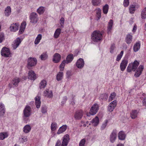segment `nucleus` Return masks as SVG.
Segmentation results:
<instances>
[{
  "label": "nucleus",
  "instance_id": "nucleus-1",
  "mask_svg": "<svg viewBox=\"0 0 146 146\" xmlns=\"http://www.w3.org/2000/svg\"><path fill=\"white\" fill-rule=\"evenodd\" d=\"M31 114V107L28 106H26L23 111V118L24 121H27V118L29 117Z\"/></svg>",
  "mask_w": 146,
  "mask_h": 146
},
{
  "label": "nucleus",
  "instance_id": "nucleus-2",
  "mask_svg": "<svg viewBox=\"0 0 146 146\" xmlns=\"http://www.w3.org/2000/svg\"><path fill=\"white\" fill-rule=\"evenodd\" d=\"M69 139V135L68 134L65 135L63 137V141L61 146H67ZM60 141L58 140L56 143L55 146H60Z\"/></svg>",
  "mask_w": 146,
  "mask_h": 146
},
{
  "label": "nucleus",
  "instance_id": "nucleus-3",
  "mask_svg": "<svg viewBox=\"0 0 146 146\" xmlns=\"http://www.w3.org/2000/svg\"><path fill=\"white\" fill-rule=\"evenodd\" d=\"M102 35L100 31H94L91 35V39L94 42L100 41L102 37Z\"/></svg>",
  "mask_w": 146,
  "mask_h": 146
},
{
  "label": "nucleus",
  "instance_id": "nucleus-4",
  "mask_svg": "<svg viewBox=\"0 0 146 146\" xmlns=\"http://www.w3.org/2000/svg\"><path fill=\"white\" fill-rule=\"evenodd\" d=\"M139 64V62L137 60L135 61L133 63L130 64L127 68V72H129L132 70L135 71Z\"/></svg>",
  "mask_w": 146,
  "mask_h": 146
},
{
  "label": "nucleus",
  "instance_id": "nucleus-5",
  "mask_svg": "<svg viewBox=\"0 0 146 146\" xmlns=\"http://www.w3.org/2000/svg\"><path fill=\"white\" fill-rule=\"evenodd\" d=\"M27 62V67L29 69H30L31 67L34 66L36 65L37 60L35 58L30 57L28 59Z\"/></svg>",
  "mask_w": 146,
  "mask_h": 146
},
{
  "label": "nucleus",
  "instance_id": "nucleus-6",
  "mask_svg": "<svg viewBox=\"0 0 146 146\" xmlns=\"http://www.w3.org/2000/svg\"><path fill=\"white\" fill-rule=\"evenodd\" d=\"M99 106L98 104H94L91 107L89 111L90 114L94 115L96 114L99 110Z\"/></svg>",
  "mask_w": 146,
  "mask_h": 146
},
{
  "label": "nucleus",
  "instance_id": "nucleus-7",
  "mask_svg": "<svg viewBox=\"0 0 146 146\" xmlns=\"http://www.w3.org/2000/svg\"><path fill=\"white\" fill-rule=\"evenodd\" d=\"M117 104V102L114 100L111 102L108 106V111L110 112H112L115 108Z\"/></svg>",
  "mask_w": 146,
  "mask_h": 146
},
{
  "label": "nucleus",
  "instance_id": "nucleus-8",
  "mask_svg": "<svg viewBox=\"0 0 146 146\" xmlns=\"http://www.w3.org/2000/svg\"><path fill=\"white\" fill-rule=\"evenodd\" d=\"M37 16L36 13L34 12L32 13L30 16L31 22L34 24L36 23L38 20Z\"/></svg>",
  "mask_w": 146,
  "mask_h": 146
},
{
  "label": "nucleus",
  "instance_id": "nucleus-9",
  "mask_svg": "<svg viewBox=\"0 0 146 146\" xmlns=\"http://www.w3.org/2000/svg\"><path fill=\"white\" fill-rule=\"evenodd\" d=\"M10 54L9 49L5 47L3 48L1 51V55L5 57L9 56Z\"/></svg>",
  "mask_w": 146,
  "mask_h": 146
},
{
  "label": "nucleus",
  "instance_id": "nucleus-10",
  "mask_svg": "<svg viewBox=\"0 0 146 146\" xmlns=\"http://www.w3.org/2000/svg\"><path fill=\"white\" fill-rule=\"evenodd\" d=\"M117 131L115 129L113 130L111 134L110 139L111 142L113 143L115 141L117 137Z\"/></svg>",
  "mask_w": 146,
  "mask_h": 146
},
{
  "label": "nucleus",
  "instance_id": "nucleus-11",
  "mask_svg": "<svg viewBox=\"0 0 146 146\" xmlns=\"http://www.w3.org/2000/svg\"><path fill=\"white\" fill-rule=\"evenodd\" d=\"M61 59V56L58 53H55L53 56L52 61L55 63H58L59 62Z\"/></svg>",
  "mask_w": 146,
  "mask_h": 146
},
{
  "label": "nucleus",
  "instance_id": "nucleus-12",
  "mask_svg": "<svg viewBox=\"0 0 146 146\" xmlns=\"http://www.w3.org/2000/svg\"><path fill=\"white\" fill-rule=\"evenodd\" d=\"M128 61L127 59H123L121 61L120 66V68L121 71H124L125 69L128 64Z\"/></svg>",
  "mask_w": 146,
  "mask_h": 146
},
{
  "label": "nucleus",
  "instance_id": "nucleus-13",
  "mask_svg": "<svg viewBox=\"0 0 146 146\" xmlns=\"http://www.w3.org/2000/svg\"><path fill=\"white\" fill-rule=\"evenodd\" d=\"M21 39L18 37L16 38V40L13 42V47L14 49H16L21 43Z\"/></svg>",
  "mask_w": 146,
  "mask_h": 146
},
{
  "label": "nucleus",
  "instance_id": "nucleus-14",
  "mask_svg": "<svg viewBox=\"0 0 146 146\" xmlns=\"http://www.w3.org/2000/svg\"><path fill=\"white\" fill-rule=\"evenodd\" d=\"M144 69V66L142 65H140L137 68V71L135 74V76L136 77H139L141 74L142 72Z\"/></svg>",
  "mask_w": 146,
  "mask_h": 146
},
{
  "label": "nucleus",
  "instance_id": "nucleus-15",
  "mask_svg": "<svg viewBox=\"0 0 146 146\" xmlns=\"http://www.w3.org/2000/svg\"><path fill=\"white\" fill-rule=\"evenodd\" d=\"M84 64V61L81 58L79 59L76 63V66L79 68H82Z\"/></svg>",
  "mask_w": 146,
  "mask_h": 146
},
{
  "label": "nucleus",
  "instance_id": "nucleus-16",
  "mask_svg": "<svg viewBox=\"0 0 146 146\" xmlns=\"http://www.w3.org/2000/svg\"><path fill=\"white\" fill-rule=\"evenodd\" d=\"M83 115V112L81 110L77 111L75 113L74 117L76 119H81Z\"/></svg>",
  "mask_w": 146,
  "mask_h": 146
},
{
  "label": "nucleus",
  "instance_id": "nucleus-17",
  "mask_svg": "<svg viewBox=\"0 0 146 146\" xmlns=\"http://www.w3.org/2000/svg\"><path fill=\"white\" fill-rule=\"evenodd\" d=\"M28 79L31 80H34L36 78V74L33 70L30 71L28 73Z\"/></svg>",
  "mask_w": 146,
  "mask_h": 146
},
{
  "label": "nucleus",
  "instance_id": "nucleus-18",
  "mask_svg": "<svg viewBox=\"0 0 146 146\" xmlns=\"http://www.w3.org/2000/svg\"><path fill=\"white\" fill-rule=\"evenodd\" d=\"M19 25L18 23H13L11 25L10 29L11 31H16L18 30Z\"/></svg>",
  "mask_w": 146,
  "mask_h": 146
},
{
  "label": "nucleus",
  "instance_id": "nucleus-19",
  "mask_svg": "<svg viewBox=\"0 0 146 146\" xmlns=\"http://www.w3.org/2000/svg\"><path fill=\"white\" fill-rule=\"evenodd\" d=\"M113 23V20L112 19H110L108 23L107 26V33L108 34L110 33L111 32Z\"/></svg>",
  "mask_w": 146,
  "mask_h": 146
},
{
  "label": "nucleus",
  "instance_id": "nucleus-20",
  "mask_svg": "<svg viewBox=\"0 0 146 146\" xmlns=\"http://www.w3.org/2000/svg\"><path fill=\"white\" fill-rule=\"evenodd\" d=\"M139 6L138 5H131L129 7V13L131 14L133 13L136 10V8H138Z\"/></svg>",
  "mask_w": 146,
  "mask_h": 146
},
{
  "label": "nucleus",
  "instance_id": "nucleus-21",
  "mask_svg": "<svg viewBox=\"0 0 146 146\" xmlns=\"http://www.w3.org/2000/svg\"><path fill=\"white\" fill-rule=\"evenodd\" d=\"M44 96L47 97L49 98H51L53 97V94L52 91L47 90L44 91Z\"/></svg>",
  "mask_w": 146,
  "mask_h": 146
},
{
  "label": "nucleus",
  "instance_id": "nucleus-22",
  "mask_svg": "<svg viewBox=\"0 0 146 146\" xmlns=\"http://www.w3.org/2000/svg\"><path fill=\"white\" fill-rule=\"evenodd\" d=\"M40 98L39 96H37L35 98V103L36 107L37 108H39L40 106L41 101Z\"/></svg>",
  "mask_w": 146,
  "mask_h": 146
},
{
  "label": "nucleus",
  "instance_id": "nucleus-23",
  "mask_svg": "<svg viewBox=\"0 0 146 146\" xmlns=\"http://www.w3.org/2000/svg\"><path fill=\"white\" fill-rule=\"evenodd\" d=\"M67 127V126L66 125H63L59 128L57 132V134H59L63 133L66 130Z\"/></svg>",
  "mask_w": 146,
  "mask_h": 146
},
{
  "label": "nucleus",
  "instance_id": "nucleus-24",
  "mask_svg": "<svg viewBox=\"0 0 146 146\" xmlns=\"http://www.w3.org/2000/svg\"><path fill=\"white\" fill-rule=\"evenodd\" d=\"M125 135L123 132L121 131L118 133V138L119 139L121 140H124L125 139Z\"/></svg>",
  "mask_w": 146,
  "mask_h": 146
},
{
  "label": "nucleus",
  "instance_id": "nucleus-25",
  "mask_svg": "<svg viewBox=\"0 0 146 146\" xmlns=\"http://www.w3.org/2000/svg\"><path fill=\"white\" fill-rule=\"evenodd\" d=\"M4 13L7 17L10 15L11 13V8L10 7L8 6L5 8Z\"/></svg>",
  "mask_w": 146,
  "mask_h": 146
},
{
  "label": "nucleus",
  "instance_id": "nucleus-26",
  "mask_svg": "<svg viewBox=\"0 0 146 146\" xmlns=\"http://www.w3.org/2000/svg\"><path fill=\"white\" fill-rule=\"evenodd\" d=\"M48 57V55L46 52L43 53L40 56V58L41 60H44L47 59Z\"/></svg>",
  "mask_w": 146,
  "mask_h": 146
},
{
  "label": "nucleus",
  "instance_id": "nucleus-27",
  "mask_svg": "<svg viewBox=\"0 0 146 146\" xmlns=\"http://www.w3.org/2000/svg\"><path fill=\"white\" fill-rule=\"evenodd\" d=\"M132 36L130 34H128L127 35L125 39L126 42L127 44H130L132 41Z\"/></svg>",
  "mask_w": 146,
  "mask_h": 146
},
{
  "label": "nucleus",
  "instance_id": "nucleus-28",
  "mask_svg": "<svg viewBox=\"0 0 146 146\" xmlns=\"http://www.w3.org/2000/svg\"><path fill=\"white\" fill-rule=\"evenodd\" d=\"M99 120L98 117L96 116L90 122H91L94 126H96L99 123Z\"/></svg>",
  "mask_w": 146,
  "mask_h": 146
},
{
  "label": "nucleus",
  "instance_id": "nucleus-29",
  "mask_svg": "<svg viewBox=\"0 0 146 146\" xmlns=\"http://www.w3.org/2000/svg\"><path fill=\"white\" fill-rule=\"evenodd\" d=\"M138 112L136 110H133L131 113V117L132 119H135L137 117Z\"/></svg>",
  "mask_w": 146,
  "mask_h": 146
},
{
  "label": "nucleus",
  "instance_id": "nucleus-30",
  "mask_svg": "<svg viewBox=\"0 0 146 146\" xmlns=\"http://www.w3.org/2000/svg\"><path fill=\"white\" fill-rule=\"evenodd\" d=\"M46 82L45 80H42L39 84V88L40 89H43L46 86Z\"/></svg>",
  "mask_w": 146,
  "mask_h": 146
},
{
  "label": "nucleus",
  "instance_id": "nucleus-31",
  "mask_svg": "<svg viewBox=\"0 0 146 146\" xmlns=\"http://www.w3.org/2000/svg\"><path fill=\"white\" fill-rule=\"evenodd\" d=\"M31 129L30 126L29 125H27L24 127L23 131L25 133H28L30 131Z\"/></svg>",
  "mask_w": 146,
  "mask_h": 146
},
{
  "label": "nucleus",
  "instance_id": "nucleus-32",
  "mask_svg": "<svg viewBox=\"0 0 146 146\" xmlns=\"http://www.w3.org/2000/svg\"><path fill=\"white\" fill-rule=\"evenodd\" d=\"M5 112V108L4 105L1 103L0 104V116L4 115Z\"/></svg>",
  "mask_w": 146,
  "mask_h": 146
},
{
  "label": "nucleus",
  "instance_id": "nucleus-33",
  "mask_svg": "<svg viewBox=\"0 0 146 146\" xmlns=\"http://www.w3.org/2000/svg\"><path fill=\"white\" fill-rule=\"evenodd\" d=\"M73 55L72 54H69L66 57V63L67 64L71 62L73 59Z\"/></svg>",
  "mask_w": 146,
  "mask_h": 146
},
{
  "label": "nucleus",
  "instance_id": "nucleus-34",
  "mask_svg": "<svg viewBox=\"0 0 146 146\" xmlns=\"http://www.w3.org/2000/svg\"><path fill=\"white\" fill-rule=\"evenodd\" d=\"M101 0H92V3L94 6H98L101 4Z\"/></svg>",
  "mask_w": 146,
  "mask_h": 146
},
{
  "label": "nucleus",
  "instance_id": "nucleus-35",
  "mask_svg": "<svg viewBox=\"0 0 146 146\" xmlns=\"http://www.w3.org/2000/svg\"><path fill=\"white\" fill-rule=\"evenodd\" d=\"M61 32V29L60 28L57 29L55 31L54 34V37L56 38H57L59 36Z\"/></svg>",
  "mask_w": 146,
  "mask_h": 146
},
{
  "label": "nucleus",
  "instance_id": "nucleus-36",
  "mask_svg": "<svg viewBox=\"0 0 146 146\" xmlns=\"http://www.w3.org/2000/svg\"><path fill=\"white\" fill-rule=\"evenodd\" d=\"M63 76V72H59L56 75V78L58 81H60L62 79Z\"/></svg>",
  "mask_w": 146,
  "mask_h": 146
},
{
  "label": "nucleus",
  "instance_id": "nucleus-37",
  "mask_svg": "<svg viewBox=\"0 0 146 146\" xmlns=\"http://www.w3.org/2000/svg\"><path fill=\"white\" fill-rule=\"evenodd\" d=\"M140 43L139 42H136L133 46V50L135 52L138 51L140 49Z\"/></svg>",
  "mask_w": 146,
  "mask_h": 146
},
{
  "label": "nucleus",
  "instance_id": "nucleus-38",
  "mask_svg": "<svg viewBox=\"0 0 146 146\" xmlns=\"http://www.w3.org/2000/svg\"><path fill=\"white\" fill-rule=\"evenodd\" d=\"M57 124L55 122L52 123L51 125L50 128L52 131H55L57 128Z\"/></svg>",
  "mask_w": 146,
  "mask_h": 146
},
{
  "label": "nucleus",
  "instance_id": "nucleus-39",
  "mask_svg": "<svg viewBox=\"0 0 146 146\" xmlns=\"http://www.w3.org/2000/svg\"><path fill=\"white\" fill-rule=\"evenodd\" d=\"M141 16V18L143 19H145L146 18V7H145L142 10Z\"/></svg>",
  "mask_w": 146,
  "mask_h": 146
},
{
  "label": "nucleus",
  "instance_id": "nucleus-40",
  "mask_svg": "<svg viewBox=\"0 0 146 146\" xmlns=\"http://www.w3.org/2000/svg\"><path fill=\"white\" fill-rule=\"evenodd\" d=\"M20 80L19 78L16 77L13 80L12 82V84L15 86L18 85V84L20 82Z\"/></svg>",
  "mask_w": 146,
  "mask_h": 146
},
{
  "label": "nucleus",
  "instance_id": "nucleus-41",
  "mask_svg": "<svg viewBox=\"0 0 146 146\" xmlns=\"http://www.w3.org/2000/svg\"><path fill=\"white\" fill-rule=\"evenodd\" d=\"M8 136L7 132H3L0 133V140H3Z\"/></svg>",
  "mask_w": 146,
  "mask_h": 146
},
{
  "label": "nucleus",
  "instance_id": "nucleus-42",
  "mask_svg": "<svg viewBox=\"0 0 146 146\" xmlns=\"http://www.w3.org/2000/svg\"><path fill=\"white\" fill-rule=\"evenodd\" d=\"M42 37V35L40 34H38L35 39V44H37L40 42Z\"/></svg>",
  "mask_w": 146,
  "mask_h": 146
},
{
  "label": "nucleus",
  "instance_id": "nucleus-43",
  "mask_svg": "<svg viewBox=\"0 0 146 146\" xmlns=\"http://www.w3.org/2000/svg\"><path fill=\"white\" fill-rule=\"evenodd\" d=\"M45 11L44 7H40L37 10L38 13L40 14L43 13Z\"/></svg>",
  "mask_w": 146,
  "mask_h": 146
},
{
  "label": "nucleus",
  "instance_id": "nucleus-44",
  "mask_svg": "<svg viewBox=\"0 0 146 146\" xmlns=\"http://www.w3.org/2000/svg\"><path fill=\"white\" fill-rule=\"evenodd\" d=\"M65 63H66V61L65 60L62 62L59 66L60 71H62L64 70Z\"/></svg>",
  "mask_w": 146,
  "mask_h": 146
},
{
  "label": "nucleus",
  "instance_id": "nucleus-45",
  "mask_svg": "<svg viewBox=\"0 0 146 146\" xmlns=\"http://www.w3.org/2000/svg\"><path fill=\"white\" fill-rule=\"evenodd\" d=\"M98 20L100 19L101 16V10L99 8H98L96 10Z\"/></svg>",
  "mask_w": 146,
  "mask_h": 146
},
{
  "label": "nucleus",
  "instance_id": "nucleus-46",
  "mask_svg": "<svg viewBox=\"0 0 146 146\" xmlns=\"http://www.w3.org/2000/svg\"><path fill=\"white\" fill-rule=\"evenodd\" d=\"M108 9L109 7L108 5L106 4L104 6L103 8V11L104 13L105 14H107L108 12Z\"/></svg>",
  "mask_w": 146,
  "mask_h": 146
},
{
  "label": "nucleus",
  "instance_id": "nucleus-47",
  "mask_svg": "<svg viewBox=\"0 0 146 146\" xmlns=\"http://www.w3.org/2000/svg\"><path fill=\"white\" fill-rule=\"evenodd\" d=\"M116 96V94L115 92H113L111 93L109 98V101H111L112 100L114 99Z\"/></svg>",
  "mask_w": 146,
  "mask_h": 146
},
{
  "label": "nucleus",
  "instance_id": "nucleus-48",
  "mask_svg": "<svg viewBox=\"0 0 146 146\" xmlns=\"http://www.w3.org/2000/svg\"><path fill=\"white\" fill-rule=\"evenodd\" d=\"M123 54V51H121L120 53L118 54L116 60L117 61H119L122 58Z\"/></svg>",
  "mask_w": 146,
  "mask_h": 146
},
{
  "label": "nucleus",
  "instance_id": "nucleus-49",
  "mask_svg": "<svg viewBox=\"0 0 146 146\" xmlns=\"http://www.w3.org/2000/svg\"><path fill=\"white\" fill-rule=\"evenodd\" d=\"M108 123V120L106 119L102 124L101 127V129L102 130L104 129L106 127Z\"/></svg>",
  "mask_w": 146,
  "mask_h": 146
},
{
  "label": "nucleus",
  "instance_id": "nucleus-50",
  "mask_svg": "<svg viewBox=\"0 0 146 146\" xmlns=\"http://www.w3.org/2000/svg\"><path fill=\"white\" fill-rule=\"evenodd\" d=\"M19 140L20 142L23 143L27 141V136H22L21 138L19 139Z\"/></svg>",
  "mask_w": 146,
  "mask_h": 146
},
{
  "label": "nucleus",
  "instance_id": "nucleus-51",
  "mask_svg": "<svg viewBox=\"0 0 146 146\" xmlns=\"http://www.w3.org/2000/svg\"><path fill=\"white\" fill-rule=\"evenodd\" d=\"M41 111L43 113H46L47 111V107L46 106H42L41 108Z\"/></svg>",
  "mask_w": 146,
  "mask_h": 146
},
{
  "label": "nucleus",
  "instance_id": "nucleus-52",
  "mask_svg": "<svg viewBox=\"0 0 146 146\" xmlns=\"http://www.w3.org/2000/svg\"><path fill=\"white\" fill-rule=\"evenodd\" d=\"M86 142V140L85 139H83L81 140L79 143V146H84Z\"/></svg>",
  "mask_w": 146,
  "mask_h": 146
},
{
  "label": "nucleus",
  "instance_id": "nucleus-53",
  "mask_svg": "<svg viewBox=\"0 0 146 146\" xmlns=\"http://www.w3.org/2000/svg\"><path fill=\"white\" fill-rule=\"evenodd\" d=\"M66 77L68 78H69L72 76V74L71 72L69 70L66 72Z\"/></svg>",
  "mask_w": 146,
  "mask_h": 146
},
{
  "label": "nucleus",
  "instance_id": "nucleus-54",
  "mask_svg": "<svg viewBox=\"0 0 146 146\" xmlns=\"http://www.w3.org/2000/svg\"><path fill=\"white\" fill-rule=\"evenodd\" d=\"M129 0H124L123 3V5L125 7H127L129 4Z\"/></svg>",
  "mask_w": 146,
  "mask_h": 146
},
{
  "label": "nucleus",
  "instance_id": "nucleus-55",
  "mask_svg": "<svg viewBox=\"0 0 146 146\" xmlns=\"http://www.w3.org/2000/svg\"><path fill=\"white\" fill-rule=\"evenodd\" d=\"M5 39L4 34L3 33L0 34V43H1Z\"/></svg>",
  "mask_w": 146,
  "mask_h": 146
},
{
  "label": "nucleus",
  "instance_id": "nucleus-56",
  "mask_svg": "<svg viewBox=\"0 0 146 146\" xmlns=\"http://www.w3.org/2000/svg\"><path fill=\"white\" fill-rule=\"evenodd\" d=\"M60 24L61 25V27L63 28L64 27L63 24L64 22V18L62 17L60 19Z\"/></svg>",
  "mask_w": 146,
  "mask_h": 146
},
{
  "label": "nucleus",
  "instance_id": "nucleus-57",
  "mask_svg": "<svg viewBox=\"0 0 146 146\" xmlns=\"http://www.w3.org/2000/svg\"><path fill=\"white\" fill-rule=\"evenodd\" d=\"M26 25V23L25 22H23L21 25V28L25 29Z\"/></svg>",
  "mask_w": 146,
  "mask_h": 146
},
{
  "label": "nucleus",
  "instance_id": "nucleus-58",
  "mask_svg": "<svg viewBox=\"0 0 146 146\" xmlns=\"http://www.w3.org/2000/svg\"><path fill=\"white\" fill-rule=\"evenodd\" d=\"M63 101L61 103L62 104H64L67 100V97L66 96L64 97L63 98Z\"/></svg>",
  "mask_w": 146,
  "mask_h": 146
},
{
  "label": "nucleus",
  "instance_id": "nucleus-59",
  "mask_svg": "<svg viewBox=\"0 0 146 146\" xmlns=\"http://www.w3.org/2000/svg\"><path fill=\"white\" fill-rule=\"evenodd\" d=\"M137 26L135 24L133 27V29H132V31L133 32H135L137 30Z\"/></svg>",
  "mask_w": 146,
  "mask_h": 146
},
{
  "label": "nucleus",
  "instance_id": "nucleus-60",
  "mask_svg": "<svg viewBox=\"0 0 146 146\" xmlns=\"http://www.w3.org/2000/svg\"><path fill=\"white\" fill-rule=\"evenodd\" d=\"M25 30V29L21 28L19 31V34H22L24 32Z\"/></svg>",
  "mask_w": 146,
  "mask_h": 146
},
{
  "label": "nucleus",
  "instance_id": "nucleus-61",
  "mask_svg": "<svg viewBox=\"0 0 146 146\" xmlns=\"http://www.w3.org/2000/svg\"><path fill=\"white\" fill-rule=\"evenodd\" d=\"M143 106L146 107V98H145L143 101Z\"/></svg>",
  "mask_w": 146,
  "mask_h": 146
},
{
  "label": "nucleus",
  "instance_id": "nucleus-62",
  "mask_svg": "<svg viewBox=\"0 0 146 146\" xmlns=\"http://www.w3.org/2000/svg\"><path fill=\"white\" fill-rule=\"evenodd\" d=\"M103 96H105V99H106L108 98L106 94H102V95L101 96V98L102 99H104V98H102V97H103Z\"/></svg>",
  "mask_w": 146,
  "mask_h": 146
},
{
  "label": "nucleus",
  "instance_id": "nucleus-63",
  "mask_svg": "<svg viewBox=\"0 0 146 146\" xmlns=\"http://www.w3.org/2000/svg\"><path fill=\"white\" fill-rule=\"evenodd\" d=\"M114 46L113 45H112L111 47V50H110V52L111 53H112L113 51V50H114Z\"/></svg>",
  "mask_w": 146,
  "mask_h": 146
},
{
  "label": "nucleus",
  "instance_id": "nucleus-64",
  "mask_svg": "<svg viewBox=\"0 0 146 146\" xmlns=\"http://www.w3.org/2000/svg\"><path fill=\"white\" fill-rule=\"evenodd\" d=\"M117 146H124V145L122 144H119L117 145Z\"/></svg>",
  "mask_w": 146,
  "mask_h": 146
}]
</instances>
